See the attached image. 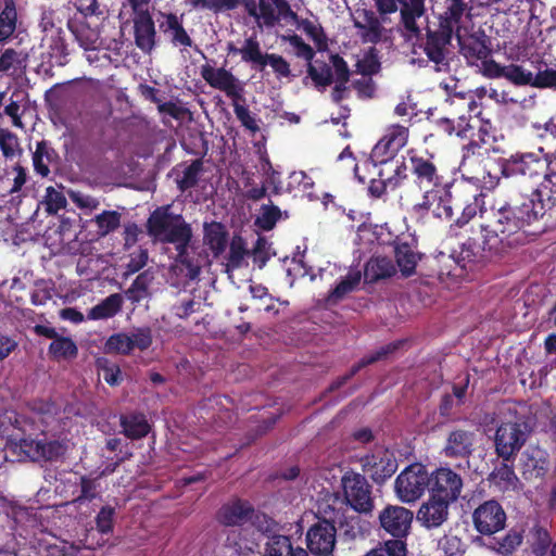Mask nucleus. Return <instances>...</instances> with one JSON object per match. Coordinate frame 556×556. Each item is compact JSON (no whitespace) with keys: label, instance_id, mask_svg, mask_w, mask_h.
<instances>
[{"label":"nucleus","instance_id":"nucleus-1","mask_svg":"<svg viewBox=\"0 0 556 556\" xmlns=\"http://www.w3.org/2000/svg\"><path fill=\"white\" fill-rule=\"evenodd\" d=\"M551 180L531 188L530 193L511 192L506 200H495L489 230L513 245L533 240L548 228L546 214L556 207V189L552 191Z\"/></svg>","mask_w":556,"mask_h":556},{"label":"nucleus","instance_id":"nucleus-2","mask_svg":"<svg viewBox=\"0 0 556 556\" xmlns=\"http://www.w3.org/2000/svg\"><path fill=\"white\" fill-rule=\"evenodd\" d=\"M470 17L471 7L466 0H445L443 12L434 14L435 22L428 23L424 33L419 27V34L414 35L418 48L434 64L437 72L450 71V46L456 38L458 23Z\"/></svg>","mask_w":556,"mask_h":556},{"label":"nucleus","instance_id":"nucleus-3","mask_svg":"<svg viewBox=\"0 0 556 556\" xmlns=\"http://www.w3.org/2000/svg\"><path fill=\"white\" fill-rule=\"evenodd\" d=\"M146 229L154 242L175 245V261L188 270L189 279L199 277L201 264L189 252L193 238L192 227L181 214H174L169 204L157 206L148 217Z\"/></svg>","mask_w":556,"mask_h":556},{"label":"nucleus","instance_id":"nucleus-4","mask_svg":"<svg viewBox=\"0 0 556 556\" xmlns=\"http://www.w3.org/2000/svg\"><path fill=\"white\" fill-rule=\"evenodd\" d=\"M543 148L539 153H515L508 159H500L501 177L488 173L483 176L485 189L492 190L496 187L508 189L513 181L535 179L543 176L545 184L551 180L552 190L556 189V151L552 154H544Z\"/></svg>","mask_w":556,"mask_h":556},{"label":"nucleus","instance_id":"nucleus-5","mask_svg":"<svg viewBox=\"0 0 556 556\" xmlns=\"http://www.w3.org/2000/svg\"><path fill=\"white\" fill-rule=\"evenodd\" d=\"M215 520L225 528L251 525L263 533L271 532L276 527L273 518L257 510L249 500L239 496H232L223 503L215 513Z\"/></svg>","mask_w":556,"mask_h":556},{"label":"nucleus","instance_id":"nucleus-6","mask_svg":"<svg viewBox=\"0 0 556 556\" xmlns=\"http://www.w3.org/2000/svg\"><path fill=\"white\" fill-rule=\"evenodd\" d=\"M407 162L413 182L419 190H453L454 185L441 173L434 153L410 149L407 151Z\"/></svg>","mask_w":556,"mask_h":556},{"label":"nucleus","instance_id":"nucleus-7","mask_svg":"<svg viewBox=\"0 0 556 556\" xmlns=\"http://www.w3.org/2000/svg\"><path fill=\"white\" fill-rule=\"evenodd\" d=\"M481 231L483 237L481 242L475 238H468L462 243L457 262L465 269L471 265L482 266L513 247L511 241H503L498 235L491 232L489 223L481 225Z\"/></svg>","mask_w":556,"mask_h":556},{"label":"nucleus","instance_id":"nucleus-8","mask_svg":"<svg viewBox=\"0 0 556 556\" xmlns=\"http://www.w3.org/2000/svg\"><path fill=\"white\" fill-rule=\"evenodd\" d=\"M8 446L20 459L31 462H55L67 452V445L63 441H48L46 437L38 439L33 438L31 434L11 435L8 440Z\"/></svg>","mask_w":556,"mask_h":556},{"label":"nucleus","instance_id":"nucleus-9","mask_svg":"<svg viewBox=\"0 0 556 556\" xmlns=\"http://www.w3.org/2000/svg\"><path fill=\"white\" fill-rule=\"evenodd\" d=\"M532 429L526 420L502 421L495 429L493 438L494 453L504 462H515L526 445Z\"/></svg>","mask_w":556,"mask_h":556},{"label":"nucleus","instance_id":"nucleus-10","mask_svg":"<svg viewBox=\"0 0 556 556\" xmlns=\"http://www.w3.org/2000/svg\"><path fill=\"white\" fill-rule=\"evenodd\" d=\"M464 23H458L456 31L458 51L469 66H479L481 60L492 56V39L481 27L468 34Z\"/></svg>","mask_w":556,"mask_h":556},{"label":"nucleus","instance_id":"nucleus-11","mask_svg":"<svg viewBox=\"0 0 556 556\" xmlns=\"http://www.w3.org/2000/svg\"><path fill=\"white\" fill-rule=\"evenodd\" d=\"M413 520V510L404 506L388 504L378 513L379 534L406 543V539L412 532Z\"/></svg>","mask_w":556,"mask_h":556},{"label":"nucleus","instance_id":"nucleus-12","mask_svg":"<svg viewBox=\"0 0 556 556\" xmlns=\"http://www.w3.org/2000/svg\"><path fill=\"white\" fill-rule=\"evenodd\" d=\"M429 490V472L425 465L414 463L400 472L394 482L396 497L402 503H415Z\"/></svg>","mask_w":556,"mask_h":556},{"label":"nucleus","instance_id":"nucleus-13","mask_svg":"<svg viewBox=\"0 0 556 556\" xmlns=\"http://www.w3.org/2000/svg\"><path fill=\"white\" fill-rule=\"evenodd\" d=\"M471 522L477 533L490 538L506 528L507 514L497 500L490 498L473 508Z\"/></svg>","mask_w":556,"mask_h":556},{"label":"nucleus","instance_id":"nucleus-14","mask_svg":"<svg viewBox=\"0 0 556 556\" xmlns=\"http://www.w3.org/2000/svg\"><path fill=\"white\" fill-rule=\"evenodd\" d=\"M345 503L358 514H370L375 507L371 485L366 477L348 470L341 478Z\"/></svg>","mask_w":556,"mask_h":556},{"label":"nucleus","instance_id":"nucleus-15","mask_svg":"<svg viewBox=\"0 0 556 556\" xmlns=\"http://www.w3.org/2000/svg\"><path fill=\"white\" fill-rule=\"evenodd\" d=\"M408 128L399 124L387 129L383 137L371 150L370 159L375 164L382 167L392 166L397 152L407 143Z\"/></svg>","mask_w":556,"mask_h":556},{"label":"nucleus","instance_id":"nucleus-16","mask_svg":"<svg viewBox=\"0 0 556 556\" xmlns=\"http://www.w3.org/2000/svg\"><path fill=\"white\" fill-rule=\"evenodd\" d=\"M464 481L459 473L450 467H439L429 473L430 495L455 503L463 491Z\"/></svg>","mask_w":556,"mask_h":556},{"label":"nucleus","instance_id":"nucleus-17","mask_svg":"<svg viewBox=\"0 0 556 556\" xmlns=\"http://www.w3.org/2000/svg\"><path fill=\"white\" fill-rule=\"evenodd\" d=\"M307 549L314 556H329L332 554L337 542V528L326 518L317 517L306 532Z\"/></svg>","mask_w":556,"mask_h":556},{"label":"nucleus","instance_id":"nucleus-18","mask_svg":"<svg viewBox=\"0 0 556 556\" xmlns=\"http://www.w3.org/2000/svg\"><path fill=\"white\" fill-rule=\"evenodd\" d=\"M421 191V202L416 203L412 207V212L415 215L419 217H425L428 214V212L432 208L433 203L437 201V207L432 210L433 215L441 219H452L454 215L453 205L459 206L458 203L454 200L453 190H444L441 192H435L434 190Z\"/></svg>","mask_w":556,"mask_h":556},{"label":"nucleus","instance_id":"nucleus-19","mask_svg":"<svg viewBox=\"0 0 556 556\" xmlns=\"http://www.w3.org/2000/svg\"><path fill=\"white\" fill-rule=\"evenodd\" d=\"M396 265L405 278L416 273L418 262L422 254L418 252V240L412 233L396 236L392 242Z\"/></svg>","mask_w":556,"mask_h":556},{"label":"nucleus","instance_id":"nucleus-20","mask_svg":"<svg viewBox=\"0 0 556 556\" xmlns=\"http://www.w3.org/2000/svg\"><path fill=\"white\" fill-rule=\"evenodd\" d=\"M201 77L214 89L225 92L230 100H236L244 94V84L225 67L214 68L204 64L200 70Z\"/></svg>","mask_w":556,"mask_h":556},{"label":"nucleus","instance_id":"nucleus-21","mask_svg":"<svg viewBox=\"0 0 556 556\" xmlns=\"http://www.w3.org/2000/svg\"><path fill=\"white\" fill-rule=\"evenodd\" d=\"M365 472L377 484H383L397 470V460L388 450L368 454L361 459Z\"/></svg>","mask_w":556,"mask_h":556},{"label":"nucleus","instance_id":"nucleus-22","mask_svg":"<svg viewBox=\"0 0 556 556\" xmlns=\"http://www.w3.org/2000/svg\"><path fill=\"white\" fill-rule=\"evenodd\" d=\"M358 17L354 18L353 25L358 31V36L363 43L377 45L382 41L386 28L383 22L386 16L378 15L370 9L358 10Z\"/></svg>","mask_w":556,"mask_h":556},{"label":"nucleus","instance_id":"nucleus-23","mask_svg":"<svg viewBox=\"0 0 556 556\" xmlns=\"http://www.w3.org/2000/svg\"><path fill=\"white\" fill-rule=\"evenodd\" d=\"M451 504L446 500L429 495V498L420 505L416 519L427 530L438 529L448 520Z\"/></svg>","mask_w":556,"mask_h":556},{"label":"nucleus","instance_id":"nucleus-24","mask_svg":"<svg viewBox=\"0 0 556 556\" xmlns=\"http://www.w3.org/2000/svg\"><path fill=\"white\" fill-rule=\"evenodd\" d=\"M132 28L136 47L143 53H151L156 47V28L149 10L132 12Z\"/></svg>","mask_w":556,"mask_h":556},{"label":"nucleus","instance_id":"nucleus-25","mask_svg":"<svg viewBox=\"0 0 556 556\" xmlns=\"http://www.w3.org/2000/svg\"><path fill=\"white\" fill-rule=\"evenodd\" d=\"M406 342V340H395L393 342L380 346L378 350L370 353L369 355L364 356L358 363L354 364L345 375L338 377L334 381H332L327 390L329 392L339 390L350 379H352L361 369L368 365L388 358L391 354L399 351Z\"/></svg>","mask_w":556,"mask_h":556},{"label":"nucleus","instance_id":"nucleus-26","mask_svg":"<svg viewBox=\"0 0 556 556\" xmlns=\"http://www.w3.org/2000/svg\"><path fill=\"white\" fill-rule=\"evenodd\" d=\"M475 441L473 431L455 428L447 433L442 454L447 458L468 459L475 451Z\"/></svg>","mask_w":556,"mask_h":556},{"label":"nucleus","instance_id":"nucleus-27","mask_svg":"<svg viewBox=\"0 0 556 556\" xmlns=\"http://www.w3.org/2000/svg\"><path fill=\"white\" fill-rule=\"evenodd\" d=\"M549 468L547 453L536 446H529L520 457V469L525 480L543 479Z\"/></svg>","mask_w":556,"mask_h":556},{"label":"nucleus","instance_id":"nucleus-28","mask_svg":"<svg viewBox=\"0 0 556 556\" xmlns=\"http://www.w3.org/2000/svg\"><path fill=\"white\" fill-rule=\"evenodd\" d=\"M159 16L162 18L159 28L164 35H169L170 43L174 47H192L193 40L184 26V14L177 15L174 12L160 11Z\"/></svg>","mask_w":556,"mask_h":556},{"label":"nucleus","instance_id":"nucleus-29","mask_svg":"<svg viewBox=\"0 0 556 556\" xmlns=\"http://www.w3.org/2000/svg\"><path fill=\"white\" fill-rule=\"evenodd\" d=\"M270 1L271 4L265 0H258L260 18H263L266 26H274L280 18L298 22V14L291 9L287 0Z\"/></svg>","mask_w":556,"mask_h":556},{"label":"nucleus","instance_id":"nucleus-30","mask_svg":"<svg viewBox=\"0 0 556 556\" xmlns=\"http://www.w3.org/2000/svg\"><path fill=\"white\" fill-rule=\"evenodd\" d=\"M262 556H307V551L294 545L290 535L271 534L267 536Z\"/></svg>","mask_w":556,"mask_h":556},{"label":"nucleus","instance_id":"nucleus-31","mask_svg":"<svg viewBox=\"0 0 556 556\" xmlns=\"http://www.w3.org/2000/svg\"><path fill=\"white\" fill-rule=\"evenodd\" d=\"M400 4V22L403 28L410 35H418L417 20L422 17L427 11L426 0H401Z\"/></svg>","mask_w":556,"mask_h":556},{"label":"nucleus","instance_id":"nucleus-32","mask_svg":"<svg viewBox=\"0 0 556 556\" xmlns=\"http://www.w3.org/2000/svg\"><path fill=\"white\" fill-rule=\"evenodd\" d=\"M229 233L226 226L220 222H210L203 224V241L208 247L215 257L222 255L228 244Z\"/></svg>","mask_w":556,"mask_h":556},{"label":"nucleus","instance_id":"nucleus-33","mask_svg":"<svg viewBox=\"0 0 556 556\" xmlns=\"http://www.w3.org/2000/svg\"><path fill=\"white\" fill-rule=\"evenodd\" d=\"M396 268L388 256H371L365 264L364 279L367 283H376L379 280L394 276Z\"/></svg>","mask_w":556,"mask_h":556},{"label":"nucleus","instance_id":"nucleus-34","mask_svg":"<svg viewBox=\"0 0 556 556\" xmlns=\"http://www.w3.org/2000/svg\"><path fill=\"white\" fill-rule=\"evenodd\" d=\"M123 433L130 440L146 438L151 431V425L142 413H128L119 416Z\"/></svg>","mask_w":556,"mask_h":556},{"label":"nucleus","instance_id":"nucleus-35","mask_svg":"<svg viewBox=\"0 0 556 556\" xmlns=\"http://www.w3.org/2000/svg\"><path fill=\"white\" fill-rule=\"evenodd\" d=\"M529 546L533 556H556V541H553L547 529L540 525L531 528Z\"/></svg>","mask_w":556,"mask_h":556},{"label":"nucleus","instance_id":"nucleus-36","mask_svg":"<svg viewBox=\"0 0 556 556\" xmlns=\"http://www.w3.org/2000/svg\"><path fill=\"white\" fill-rule=\"evenodd\" d=\"M267 65L273 68L277 78H289L291 76L290 64L282 55L264 52L260 47L252 68L263 72Z\"/></svg>","mask_w":556,"mask_h":556},{"label":"nucleus","instance_id":"nucleus-37","mask_svg":"<svg viewBox=\"0 0 556 556\" xmlns=\"http://www.w3.org/2000/svg\"><path fill=\"white\" fill-rule=\"evenodd\" d=\"M18 17L14 0H3L0 10V43H8L17 28Z\"/></svg>","mask_w":556,"mask_h":556},{"label":"nucleus","instance_id":"nucleus-38","mask_svg":"<svg viewBox=\"0 0 556 556\" xmlns=\"http://www.w3.org/2000/svg\"><path fill=\"white\" fill-rule=\"evenodd\" d=\"M362 279L361 270H350L346 276L342 277L336 287L329 291L326 303L336 305L342 301L348 294L357 289Z\"/></svg>","mask_w":556,"mask_h":556},{"label":"nucleus","instance_id":"nucleus-39","mask_svg":"<svg viewBox=\"0 0 556 556\" xmlns=\"http://www.w3.org/2000/svg\"><path fill=\"white\" fill-rule=\"evenodd\" d=\"M489 480L502 491L516 490L519 479L515 472L514 462L502 460L490 473Z\"/></svg>","mask_w":556,"mask_h":556},{"label":"nucleus","instance_id":"nucleus-40","mask_svg":"<svg viewBox=\"0 0 556 556\" xmlns=\"http://www.w3.org/2000/svg\"><path fill=\"white\" fill-rule=\"evenodd\" d=\"M454 191L465 197L464 201H460L457 197L454 195V200L458 203L459 206L453 205V210L462 208V215L456 219V225L458 227H463L477 215V195L471 193L470 190L465 187H456Z\"/></svg>","mask_w":556,"mask_h":556},{"label":"nucleus","instance_id":"nucleus-41","mask_svg":"<svg viewBox=\"0 0 556 556\" xmlns=\"http://www.w3.org/2000/svg\"><path fill=\"white\" fill-rule=\"evenodd\" d=\"M123 306V296L119 293H113L91 307L88 312V318L91 320L108 319L114 317Z\"/></svg>","mask_w":556,"mask_h":556},{"label":"nucleus","instance_id":"nucleus-42","mask_svg":"<svg viewBox=\"0 0 556 556\" xmlns=\"http://www.w3.org/2000/svg\"><path fill=\"white\" fill-rule=\"evenodd\" d=\"M58 159L56 151L46 140L37 142L33 153V166L36 174L47 177L50 174L49 164Z\"/></svg>","mask_w":556,"mask_h":556},{"label":"nucleus","instance_id":"nucleus-43","mask_svg":"<svg viewBox=\"0 0 556 556\" xmlns=\"http://www.w3.org/2000/svg\"><path fill=\"white\" fill-rule=\"evenodd\" d=\"M48 353L50 358L60 361H72L78 355V348L75 341L70 337L58 336L49 345Z\"/></svg>","mask_w":556,"mask_h":556},{"label":"nucleus","instance_id":"nucleus-44","mask_svg":"<svg viewBox=\"0 0 556 556\" xmlns=\"http://www.w3.org/2000/svg\"><path fill=\"white\" fill-rule=\"evenodd\" d=\"M340 529L346 540L365 539L370 534L371 525L358 515L345 517L340 522Z\"/></svg>","mask_w":556,"mask_h":556},{"label":"nucleus","instance_id":"nucleus-45","mask_svg":"<svg viewBox=\"0 0 556 556\" xmlns=\"http://www.w3.org/2000/svg\"><path fill=\"white\" fill-rule=\"evenodd\" d=\"M307 77L312 79L313 85L318 90H324L333 83L332 67L323 61H316L315 64L308 63L306 68Z\"/></svg>","mask_w":556,"mask_h":556},{"label":"nucleus","instance_id":"nucleus-46","mask_svg":"<svg viewBox=\"0 0 556 556\" xmlns=\"http://www.w3.org/2000/svg\"><path fill=\"white\" fill-rule=\"evenodd\" d=\"M523 530L519 528L509 529L501 539L496 540L494 549L503 555H513L523 542Z\"/></svg>","mask_w":556,"mask_h":556},{"label":"nucleus","instance_id":"nucleus-47","mask_svg":"<svg viewBox=\"0 0 556 556\" xmlns=\"http://www.w3.org/2000/svg\"><path fill=\"white\" fill-rule=\"evenodd\" d=\"M153 280V276L149 271L140 273L130 287L125 291L127 300L132 304L140 303L150 295L149 287Z\"/></svg>","mask_w":556,"mask_h":556},{"label":"nucleus","instance_id":"nucleus-48","mask_svg":"<svg viewBox=\"0 0 556 556\" xmlns=\"http://www.w3.org/2000/svg\"><path fill=\"white\" fill-rule=\"evenodd\" d=\"M261 43L255 34L247 37L241 48L236 47L233 42L227 43V52L229 54H240L241 61L251 65L254 64L255 58L260 50Z\"/></svg>","mask_w":556,"mask_h":556},{"label":"nucleus","instance_id":"nucleus-49","mask_svg":"<svg viewBox=\"0 0 556 556\" xmlns=\"http://www.w3.org/2000/svg\"><path fill=\"white\" fill-rule=\"evenodd\" d=\"M244 103V94H241L239 99L231 100L237 119L240 122L242 127L254 135L260 131V125L257 123L256 116L250 112L249 108Z\"/></svg>","mask_w":556,"mask_h":556},{"label":"nucleus","instance_id":"nucleus-50","mask_svg":"<svg viewBox=\"0 0 556 556\" xmlns=\"http://www.w3.org/2000/svg\"><path fill=\"white\" fill-rule=\"evenodd\" d=\"M79 494L73 500L74 504L83 505L91 502L100 495V482L98 478L90 476H80L79 478Z\"/></svg>","mask_w":556,"mask_h":556},{"label":"nucleus","instance_id":"nucleus-51","mask_svg":"<svg viewBox=\"0 0 556 556\" xmlns=\"http://www.w3.org/2000/svg\"><path fill=\"white\" fill-rule=\"evenodd\" d=\"M281 210L271 202L263 204L254 224L263 231H270L275 228L277 222L281 218Z\"/></svg>","mask_w":556,"mask_h":556},{"label":"nucleus","instance_id":"nucleus-52","mask_svg":"<svg viewBox=\"0 0 556 556\" xmlns=\"http://www.w3.org/2000/svg\"><path fill=\"white\" fill-rule=\"evenodd\" d=\"M203 170V162L201 159L193 160L182 172V176L176 180L177 187L181 192L194 188Z\"/></svg>","mask_w":556,"mask_h":556},{"label":"nucleus","instance_id":"nucleus-53","mask_svg":"<svg viewBox=\"0 0 556 556\" xmlns=\"http://www.w3.org/2000/svg\"><path fill=\"white\" fill-rule=\"evenodd\" d=\"M538 66H534L536 72H533L532 87L539 89H556V70L548 68L543 61H538Z\"/></svg>","mask_w":556,"mask_h":556},{"label":"nucleus","instance_id":"nucleus-54","mask_svg":"<svg viewBox=\"0 0 556 556\" xmlns=\"http://www.w3.org/2000/svg\"><path fill=\"white\" fill-rule=\"evenodd\" d=\"M225 534L226 547L233 549L239 555L243 554L245 551H251L249 540L247 538L248 531L244 527L229 528Z\"/></svg>","mask_w":556,"mask_h":556},{"label":"nucleus","instance_id":"nucleus-55","mask_svg":"<svg viewBox=\"0 0 556 556\" xmlns=\"http://www.w3.org/2000/svg\"><path fill=\"white\" fill-rule=\"evenodd\" d=\"M122 215L117 211H103L96 215L93 222L101 237L108 236L121 226Z\"/></svg>","mask_w":556,"mask_h":556},{"label":"nucleus","instance_id":"nucleus-56","mask_svg":"<svg viewBox=\"0 0 556 556\" xmlns=\"http://www.w3.org/2000/svg\"><path fill=\"white\" fill-rule=\"evenodd\" d=\"M533 71L526 68L521 64L505 65L504 78L515 86H530L532 87Z\"/></svg>","mask_w":556,"mask_h":556},{"label":"nucleus","instance_id":"nucleus-57","mask_svg":"<svg viewBox=\"0 0 556 556\" xmlns=\"http://www.w3.org/2000/svg\"><path fill=\"white\" fill-rule=\"evenodd\" d=\"M106 353L129 355L132 350V341L128 333L118 332L110 336L104 345Z\"/></svg>","mask_w":556,"mask_h":556},{"label":"nucleus","instance_id":"nucleus-58","mask_svg":"<svg viewBox=\"0 0 556 556\" xmlns=\"http://www.w3.org/2000/svg\"><path fill=\"white\" fill-rule=\"evenodd\" d=\"M296 23L303 28L305 34L314 41L319 52H324L328 49V38L321 25H315L309 20H298Z\"/></svg>","mask_w":556,"mask_h":556},{"label":"nucleus","instance_id":"nucleus-59","mask_svg":"<svg viewBox=\"0 0 556 556\" xmlns=\"http://www.w3.org/2000/svg\"><path fill=\"white\" fill-rule=\"evenodd\" d=\"M116 510L111 505H104L96 516V530L101 535H110L114 530V518Z\"/></svg>","mask_w":556,"mask_h":556},{"label":"nucleus","instance_id":"nucleus-60","mask_svg":"<svg viewBox=\"0 0 556 556\" xmlns=\"http://www.w3.org/2000/svg\"><path fill=\"white\" fill-rule=\"evenodd\" d=\"M389 170H392V174L386 173L387 181L389 182L390 189L395 190L399 187H401L405 181L408 180L409 177V169H408V163L406 164L405 161H394L393 165L387 166Z\"/></svg>","mask_w":556,"mask_h":556},{"label":"nucleus","instance_id":"nucleus-61","mask_svg":"<svg viewBox=\"0 0 556 556\" xmlns=\"http://www.w3.org/2000/svg\"><path fill=\"white\" fill-rule=\"evenodd\" d=\"M247 254L244 241L240 237H236L231 240L229 247V254L226 264V270L237 269L242 266L243 258Z\"/></svg>","mask_w":556,"mask_h":556},{"label":"nucleus","instance_id":"nucleus-62","mask_svg":"<svg viewBox=\"0 0 556 556\" xmlns=\"http://www.w3.org/2000/svg\"><path fill=\"white\" fill-rule=\"evenodd\" d=\"M27 59V53L18 52L13 48L5 49L0 55V73L20 68Z\"/></svg>","mask_w":556,"mask_h":556},{"label":"nucleus","instance_id":"nucleus-63","mask_svg":"<svg viewBox=\"0 0 556 556\" xmlns=\"http://www.w3.org/2000/svg\"><path fill=\"white\" fill-rule=\"evenodd\" d=\"M380 62L375 48H370L368 53L356 63V72L363 76L370 77L380 71Z\"/></svg>","mask_w":556,"mask_h":556},{"label":"nucleus","instance_id":"nucleus-64","mask_svg":"<svg viewBox=\"0 0 556 556\" xmlns=\"http://www.w3.org/2000/svg\"><path fill=\"white\" fill-rule=\"evenodd\" d=\"M283 40L288 41L290 46L295 49V55L298 58L305 60L307 64L312 63L316 53L314 49L308 43H306L301 36L296 34L288 35L283 37Z\"/></svg>","mask_w":556,"mask_h":556}]
</instances>
